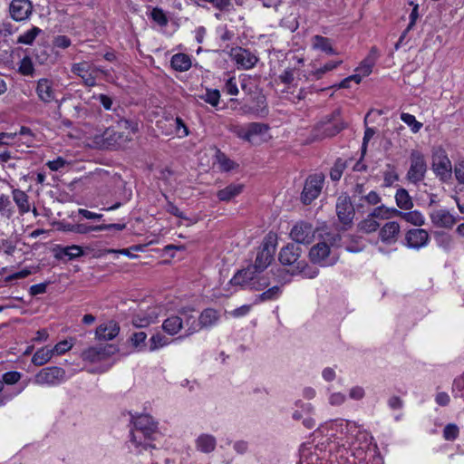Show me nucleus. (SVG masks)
I'll return each mask as SVG.
<instances>
[{
  "label": "nucleus",
  "mask_w": 464,
  "mask_h": 464,
  "mask_svg": "<svg viewBox=\"0 0 464 464\" xmlns=\"http://www.w3.org/2000/svg\"><path fill=\"white\" fill-rule=\"evenodd\" d=\"M194 312V309L189 307L179 309L177 314L170 315L163 321L162 330L169 335H176L184 329V334L179 339L189 337L198 332V324Z\"/></svg>",
  "instance_id": "obj_1"
},
{
  "label": "nucleus",
  "mask_w": 464,
  "mask_h": 464,
  "mask_svg": "<svg viewBox=\"0 0 464 464\" xmlns=\"http://www.w3.org/2000/svg\"><path fill=\"white\" fill-rule=\"evenodd\" d=\"M134 423V430L130 431V441L136 447L147 449L150 444L147 440H152L157 431V423L149 414H140L135 419L131 417Z\"/></svg>",
  "instance_id": "obj_2"
},
{
  "label": "nucleus",
  "mask_w": 464,
  "mask_h": 464,
  "mask_svg": "<svg viewBox=\"0 0 464 464\" xmlns=\"http://www.w3.org/2000/svg\"><path fill=\"white\" fill-rule=\"evenodd\" d=\"M341 239L337 234L326 233L322 242L313 246L309 251V259L320 266H332L336 264L338 257L332 253L331 246Z\"/></svg>",
  "instance_id": "obj_3"
},
{
  "label": "nucleus",
  "mask_w": 464,
  "mask_h": 464,
  "mask_svg": "<svg viewBox=\"0 0 464 464\" xmlns=\"http://www.w3.org/2000/svg\"><path fill=\"white\" fill-rule=\"evenodd\" d=\"M229 284L256 291H260L269 285L268 280L260 276L251 266L238 270L230 279Z\"/></svg>",
  "instance_id": "obj_4"
},
{
  "label": "nucleus",
  "mask_w": 464,
  "mask_h": 464,
  "mask_svg": "<svg viewBox=\"0 0 464 464\" xmlns=\"http://www.w3.org/2000/svg\"><path fill=\"white\" fill-rule=\"evenodd\" d=\"M409 160L410 168L407 171L406 179L410 183L417 185L425 179L428 164L424 154L418 150L411 151Z\"/></svg>",
  "instance_id": "obj_5"
},
{
  "label": "nucleus",
  "mask_w": 464,
  "mask_h": 464,
  "mask_svg": "<svg viewBox=\"0 0 464 464\" xmlns=\"http://www.w3.org/2000/svg\"><path fill=\"white\" fill-rule=\"evenodd\" d=\"M276 237L273 235L266 236L257 251L255 264L251 266L258 275L273 261L276 253Z\"/></svg>",
  "instance_id": "obj_6"
},
{
  "label": "nucleus",
  "mask_w": 464,
  "mask_h": 464,
  "mask_svg": "<svg viewBox=\"0 0 464 464\" xmlns=\"http://www.w3.org/2000/svg\"><path fill=\"white\" fill-rule=\"evenodd\" d=\"M324 183L323 173H315L308 176L305 179L304 189L301 194V200L308 205L320 195Z\"/></svg>",
  "instance_id": "obj_7"
},
{
  "label": "nucleus",
  "mask_w": 464,
  "mask_h": 464,
  "mask_svg": "<svg viewBox=\"0 0 464 464\" xmlns=\"http://www.w3.org/2000/svg\"><path fill=\"white\" fill-rule=\"evenodd\" d=\"M432 170L442 181H446L451 178L452 164L444 150L438 149L433 152Z\"/></svg>",
  "instance_id": "obj_8"
},
{
  "label": "nucleus",
  "mask_w": 464,
  "mask_h": 464,
  "mask_svg": "<svg viewBox=\"0 0 464 464\" xmlns=\"http://www.w3.org/2000/svg\"><path fill=\"white\" fill-rule=\"evenodd\" d=\"M335 209L338 220L343 225V229L350 228L355 216L354 207L350 197L347 195L339 196L336 201Z\"/></svg>",
  "instance_id": "obj_9"
},
{
  "label": "nucleus",
  "mask_w": 464,
  "mask_h": 464,
  "mask_svg": "<svg viewBox=\"0 0 464 464\" xmlns=\"http://www.w3.org/2000/svg\"><path fill=\"white\" fill-rule=\"evenodd\" d=\"M65 378V371L57 366L43 368L39 371L34 379V383L38 385L53 386L60 383Z\"/></svg>",
  "instance_id": "obj_10"
},
{
  "label": "nucleus",
  "mask_w": 464,
  "mask_h": 464,
  "mask_svg": "<svg viewBox=\"0 0 464 464\" xmlns=\"http://www.w3.org/2000/svg\"><path fill=\"white\" fill-rule=\"evenodd\" d=\"M115 351V347L111 344L92 346L84 350L81 357L85 362H100L114 354Z\"/></svg>",
  "instance_id": "obj_11"
},
{
  "label": "nucleus",
  "mask_w": 464,
  "mask_h": 464,
  "mask_svg": "<svg viewBox=\"0 0 464 464\" xmlns=\"http://www.w3.org/2000/svg\"><path fill=\"white\" fill-rule=\"evenodd\" d=\"M230 57L236 63L237 67L242 70H249L258 62V58L255 53L242 47L232 48Z\"/></svg>",
  "instance_id": "obj_12"
},
{
  "label": "nucleus",
  "mask_w": 464,
  "mask_h": 464,
  "mask_svg": "<svg viewBox=\"0 0 464 464\" xmlns=\"http://www.w3.org/2000/svg\"><path fill=\"white\" fill-rule=\"evenodd\" d=\"M314 229L310 223L301 221L291 229L292 239L299 244H310L314 238Z\"/></svg>",
  "instance_id": "obj_13"
},
{
  "label": "nucleus",
  "mask_w": 464,
  "mask_h": 464,
  "mask_svg": "<svg viewBox=\"0 0 464 464\" xmlns=\"http://www.w3.org/2000/svg\"><path fill=\"white\" fill-rule=\"evenodd\" d=\"M9 12L14 20L24 21L32 14L33 5L29 0H12Z\"/></svg>",
  "instance_id": "obj_14"
},
{
  "label": "nucleus",
  "mask_w": 464,
  "mask_h": 464,
  "mask_svg": "<svg viewBox=\"0 0 464 464\" xmlns=\"http://www.w3.org/2000/svg\"><path fill=\"white\" fill-rule=\"evenodd\" d=\"M430 236L425 229L412 228L405 235L406 246L409 248L420 249L427 246Z\"/></svg>",
  "instance_id": "obj_15"
},
{
  "label": "nucleus",
  "mask_w": 464,
  "mask_h": 464,
  "mask_svg": "<svg viewBox=\"0 0 464 464\" xmlns=\"http://www.w3.org/2000/svg\"><path fill=\"white\" fill-rule=\"evenodd\" d=\"M302 253V248L294 243H290L284 246L279 253V261L284 266H294L295 268V265L297 262H300L299 257Z\"/></svg>",
  "instance_id": "obj_16"
},
{
  "label": "nucleus",
  "mask_w": 464,
  "mask_h": 464,
  "mask_svg": "<svg viewBox=\"0 0 464 464\" xmlns=\"http://www.w3.org/2000/svg\"><path fill=\"white\" fill-rule=\"evenodd\" d=\"M430 218L437 227L451 228L457 223V218L447 209L432 210Z\"/></svg>",
  "instance_id": "obj_17"
},
{
  "label": "nucleus",
  "mask_w": 464,
  "mask_h": 464,
  "mask_svg": "<svg viewBox=\"0 0 464 464\" xmlns=\"http://www.w3.org/2000/svg\"><path fill=\"white\" fill-rule=\"evenodd\" d=\"M71 71L82 80L85 86L93 87L96 85L93 72L92 71V63L86 61L73 63Z\"/></svg>",
  "instance_id": "obj_18"
},
{
  "label": "nucleus",
  "mask_w": 464,
  "mask_h": 464,
  "mask_svg": "<svg viewBox=\"0 0 464 464\" xmlns=\"http://www.w3.org/2000/svg\"><path fill=\"white\" fill-rule=\"evenodd\" d=\"M35 92L38 99L44 103H50L55 100L53 82L48 78H41L37 81Z\"/></svg>",
  "instance_id": "obj_19"
},
{
  "label": "nucleus",
  "mask_w": 464,
  "mask_h": 464,
  "mask_svg": "<svg viewBox=\"0 0 464 464\" xmlns=\"http://www.w3.org/2000/svg\"><path fill=\"white\" fill-rule=\"evenodd\" d=\"M400 225L396 221H389L381 227L379 231V237L382 242L392 245L397 242L400 234Z\"/></svg>",
  "instance_id": "obj_20"
},
{
  "label": "nucleus",
  "mask_w": 464,
  "mask_h": 464,
  "mask_svg": "<svg viewBox=\"0 0 464 464\" xmlns=\"http://www.w3.org/2000/svg\"><path fill=\"white\" fill-rule=\"evenodd\" d=\"M120 332V326L117 323L110 321L102 324L96 328L95 335L98 340L110 341L115 338Z\"/></svg>",
  "instance_id": "obj_21"
},
{
  "label": "nucleus",
  "mask_w": 464,
  "mask_h": 464,
  "mask_svg": "<svg viewBox=\"0 0 464 464\" xmlns=\"http://www.w3.org/2000/svg\"><path fill=\"white\" fill-rule=\"evenodd\" d=\"M219 320V314L217 310L212 308H207L201 312L197 319L198 324V331L201 328H208L215 325Z\"/></svg>",
  "instance_id": "obj_22"
},
{
  "label": "nucleus",
  "mask_w": 464,
  "mask_h": 464,
  "mask_svg": "<svg viewBox=\"0 0 464 464\" xmlns=\"http://www.w3.org/2000/svg\"><path fill=\"white\" fill-rule=\"evenodd\" d=\"M339 116V110H336L332 113V118L328 121V122L324 123L323 126V138L335 136L346 127V124L343 121H338L337 122L333 124L330 123L331 120H335Z\"/></svg>",
  "instance_id": "obj_23"
},
{
  "label": "nucleus",
  "mask_w": 464,
  "mask_h": 464,
  "mask_svg": "<svg viewBox=\"0 0 464 464\" xmlns=\"http://www.w3.org/2000/svg\"><path fill=\"white\" fill-rule=\"evenodd\" d=\"M157 318L158 314L154 310H152L148 311L144 314H135L131 319V323L133 326H135L136 328H145L150 324L155 323Z\"/></svg>",
  "instance_id": "obj_24"
},
{
  "label": "nucleus",
  "mask_w": 464,
  "mask_h": 464,
  "mask_svg": "<svg viewBox=\"0 0 464 464\" xmlns=\"http://www.w3.org/2000/svg\"><path fill=\"white\" fill-rule=\"evenodd\" d=\"M378 58V52L375 47H372L368 56L362 61L360 65L356 68V71L359 72L362 76H368L374 66L376 60Z\"/></svg>",
  "instance_id": "obj_25"
},
{
  "label": "nucleus",
  "mask_w": 464,
  "mask_h": 464,
  "mask_svg": "<svg viewBox=\"0 0 464 464\" xmlns=\"http://www.w3.org/2000/svg\"><path fill=\"white\" fill-rule=\"evenodd\" d=\"M312 47L314 50L321 51L326 54H335L336 52L333 48L332 42L329 38L322 35H314L312 38Z\"/></svg>",
  "instance_id": "obj_26"
},
{
  "label": "nucleus",
  "mask_w": 464,
  "mask_h": 464,
  "mask_svg": "<svg viewBox=\"0 0 464 464\" xmlns=\"http://www.w3.org/2000/svg\"><path fill=\"white\" fill-rule=\"evenodd\" d=\"M216 438L210 434H201L196 440V448L204 453L212 452L216 448Z\"/></svg>",
  "instance_id": "obj_27"
},
{
  "label": "nucleus",
  "mask_w": 464,
  "mask_h": 464,
  "mask_svg": "<svg viewBox=\"0 0 464 464\" xmlns=\"http://www.w3.org/2000/svg\"><path fill=\"white\" fill-rule=\"evenodd\" d=\"M243 190V185L241 184H229L226 188L220 189L217 193V197L220 201H229Z\"/></svg>",
  "instance_id": "obj_28"
},
{
  "label": "nucleus",
  "mask_w": 464,
  "mask_h": 464,
  "mask_svg": "<svg viewBox=\"0 0 464 464\" xmlns=\"http://www.w3.org/2000/svg\"><path fill=\"white\" fill-rule=\"evenodd\" d=\"M171 66L175 71L185 72L191 67V60L185 53H176L170 61Z\"/></svg>",
  "instance_id": "obj_29"
},
{
  "label": "nucleus",
  "mask_w": 464,
  "mask_h": 464,
  "mask_svg": "<svg viewBox=\"0 0 464 464\" xmlns=\"http://www.w3.org/2000/svg\"><path fill=\"white\" fill-rule=\"evenodd\" d=\"M13 194V199L15 202V204L18 207L19 212L21 214H24L29 212L30 210V204L28 201V196L27 194L20 189H14L12 191Z\"/></svg>",
  "instance_id": "obj_30"
},
{
  "label": "nucleus",
  "mask_w": 464,
  "mask_h": 464,
  "mask_svg": "<svg viewBox=\"0 0 464 464\" xmlns=\"http://www.w3.org/2000/svg\"><path fill=\"white\" fill-rule=\"evenodd\" d=\"M292 273L301 274L303 276L306 278L313 279L318 276L319 270L308 265L304 260H301L300 262L296 263L295 268L293 269Z\"/></svg>",
  "instance_id": "obj_31"
},
{
  "label": "nucleus",
  "mask_w": 464,
  "mask_h": 464,
  "mask_svg": "<svg viewBox=\"0 0 464 464\" xmlns=\"http://www.w3.org/2000/svg\"><path fill=\"white\" fill-rule=\"evenodd\" d=\"M395 200L401 209L409 210L413 208L412 199L405 188H401L397 189Z\"/></svg>",
  "instance_id": "obj_32"
},
{
  "label": "nucleus",
  "mask_w": 464,
  "mask_h": 464,
  "mask_svg": "<svg viewBox=\"0 0 464 464\" xmlns=\"http://www.w3.org/2000/svg\"><path fill=\"white\" fill-rule=\"evenodd\" d=\"M397 216L403 218L406 222L417 227H420L425 223V218L423 215L418 210H413L410 212H401L398 210Z\"/></svg>",
  "instance_id": "obj_33"
},
{
  "label": "nucleus",
  "mask_w": 464,
  "mask_h": 464,
  "mask_svg": "<svg viewBox=\"0 0 464 464\" xmlns=\"http://www.w3.org/2000/svg\"><path fill=\"white\" fill-rule=\"evenodd\" d=\"M53 355V351L46 347L38 349L32 357V362L36 366H42L48 362Z\"/></svg>",
  "instance_id": "obj_34"
},
{
  "label": "nucleus",
  "mask_w": 464,
  "mask_h": 464,
  "mask_svg": "<svg viewBox=\"0 0 464 464\" xmlns=\"http://www.w3.org/2000/svg\"><path fill=\"white\" fill-rule=\"evenodd\" d=\"M379 227V222L376 221V218L372 217L371 213L358 224L359 231L366 234L375 232Z\"/></svg>",
  "instance_id": "obj_35"
},
{
  "label": "nucleus",
  "mask_w": 464,
  "mask_h": 464,
  "mask_svg": "<svg viewBox=\"0 0 464 464\" xmlns=\"http://www.w3.org/2000/svg\"><path fill=\"white\" fill-rule=\"evenodd\" d=\"M372 217L374 218L389 219L392 216L398 215V209L394 208H387L384 205L376 207L372 212Z\"/></svg>",
  "instance_id": "obj_36"
},
{
  "label": "nucleus",
  "mask_w": 464,
  "mask_h": 464,
  "mask_svg": "<svg viewBox=\"0 0 464 464\" xmlns=\"http://www.w3.org/2000/svg\"><path fill=\"white\" fill-rule=\"evenodd\" d=\"M281 287L278 285H275L262 294L258 295L255 300V304H258L261 302L270 301L277 299L281 295Z\"/></svg>",
  "instance_id": "obj_37"
},
{
  "label": "nucleus",
  "mask_w": 464,
  "mask_h": 464,
  "mask_svg": "<svg viewBox=\"0 0 464 464\" xmlns=\"http://www.w3.org/2000/svg\"><path fill=\"white\" fill-rule=\"evenodd\" d=\"M82 256H83V250L80 246L77 245L63 247L57 255L59 257L67 256L69 260L80 257Z\"/></svg>",
  "instance_id": "obj_38"
},
{
  "label": "nucleus",
  "mask_w": 464,
  "mask_h": 464,
  "mask_svg": "<svg viewBox=\"0 0 464 464\" xmlns=\"http://www.w3.org/2000/svg\"><path fill=\"white\" fill-rule=\"evenodd\" d=\"M42 33V30L37 26H33L30 30L20 34L17 38V44H32L35 38Z\"/></svg>",
  "instance_id": "obj_39"
},
{
  "label": "nucleus",
  "mask_w": 464,
  "mask_h": 464,
  "mask_svg": "<svg viewBox=\"0 0 464 464\" xmlns=\"http://www.w3.org/2000/svg\"><path fill=\"white\" fill-rule=\"evenodd\" d=\"M170 343L169 338L160 333L153 334L150 339V351L154 352Z\"/></svg>",
  "instance_id": "obj_40"
},
{
  "label": "nucleus",
  "mask_w": 464,
  "mask_h": 464,
  "mask_svg": "<svg viewBox=\"0 0 464 464\" xmlns=\"http://www.w3.org/2000/svg\"><path fill=\"white\" fill-rule=\"evenodd\" d=\"M147 334L145 332H135L130 337V343L138 351H143L146 348Z\"/></svg>",
  "instance_id": "obj_41"
},
{
  "label": "nucleus",
  "mask_w": 464,
  "mask_h": 464,
  "mask_svg": "<svg viewBox=\"0 0 464 464\" xmlns=\"http://www.w3.org/2000/svg\"><path fill=\"white\" fill-rule=\"evenodd\" d=\"M401 120L407 124L413 133H417L422 128V123L418 121L415 117L410 113L402 112Z\"/></svg>",
  "instance_id": "obj_42"
},
{
  "label": "nucleus",
  "mask_w": 464,
  "mask_h": 464,
  "mask_svg": "<svg viewBox=\"0 0 464 464\" xmlns=\"http://www.w3.org/2000/svg\"><path fill=\"white\" fill-rule=\"evenodd\" d=\"M150 17L160 26H166L169 22L166 14L160 7H153L150 14Z\"/></svg>",
  "instance_id": "obj_43"
},
{
  "label": "nucleus",
  "mask_w": 464,
  "mask_h": 464,
  "mask_svg": "<svg viewBox=\"0 0 464 464\" xmlns=\"http://www.w3.org/2000/svg\"><path fill=\"white\" fill-rule=\"evenodd\" d=\"M343 63V61L340 60V61H336V62H329V63H326L324 66L318 68L317 70H315L314 72H313V75L317 79H321L323 77V75L330 71H333L334 70L335 68H337L339 65H341Z\"/></svg>",
  "instance_id": "obj_44"
},
{
  "label": "nucleus",
  "mask_w": 464,
  "mask_h": 464,
  "mask_svg": "<svg viewBox=\"0 0 464 464\" xmlns=\"http://www.w3.org/2000/svg\"><path fill=\"white\" fill-rule=\"evenodd\" d=\"M346 168V163L342 159H338L334 167L332 168L330 171V177L334 181H337L341 179L343 170Z\"/></svg>",
  "instance_id": "obj_45"
},
{
  "label": "nucleus",
  "mask_w": 464,
  "mask_h": 464,
  "mask_svg": "<svg viewBox=\"0 0 464 464\" xmlns=\"http://www.w3.org/2000/svg\"><path fill=\"white\" fill-rule=\"evenodd\" d=\"M18 71L24 76H32L34 74V68L30 57L25 56L21 60Z\"/></svg>",
  "instance_id": "obj_46"
},
{
  "label": "nucleus",
  "mask_w": 464,
  "mask_h": 464,
  "mask_svg": "<svg viewBox=\"0 0 464 464\" xmlns=\"http://www.w3.org/2000/svg\"><path fill=\"white\" fill-rule=\"evenodd\" d=\"M452 394L455 398L464 400V373L456 378L452 384Z\"/></svg>",
  "instance_id": "obj_47"
},
{
  "label": "nucleus",
  "mask_w": 464,
  "mask_h": 464,
  "mask_svg": "<svg viewBox=\"0 0 464 464\" xmlns=\"http://www.w3.org/2000/svg\"><path fill=\"white\" fill-rule=\"evenodd\" d=\"M436 240L438 246L445 250L451 249L454 244L452 237L446 233L438 234Z\"/></svg>",
  "instance_id": "obj_48"
},
{
  "label": "nucleus",
  "mask_w": 464,
  "mask_h": 464,
  "mask_svg": "<svg viewBox=\"0 0 464 464\" xmlns=\"http://www.w3.org/2000/svg\"><path fill=\"white\" fill-rule=\"evenodd\" d=\"M250 141L254 136L262 134L268 130V126L260 122H252L247 125Z\"/></svg>",
  "instance_id": "obj_49"
},
{
  "label": "nucleus",
  "mask_w": 464,
  "mask_h": 464,
  "mask_svg": "<svg viewBox=\"0 0 464 464\" xmlns=\"http://www.w3.org/2000/svg\"><path fill=\"white\" fill-rule=\"evenodd\" d=\"M68 113L72 118L83 119L87 116L88 110L82 103L78 102L77 104H74L72 106V108H70Z\"/></svg>",
  "instance_id": "obj_50"
},
{
  "label": "nucleus",
  "mask_w": 464,
  "mask_h": 464,
  "mask_svg": "<svg viewBox=\"0 0 464 464\" xmlns=\"http://www.w3.org/2000/svg\"><path fill=\"white\" fill-rule=\"evenodd\" d=\"M459 436V428L456 424L450 423L443 430V437L446 440H454Z\"/></svg>",
  "instance_id": "obj_51"
},
{
  "label": "nucleus",
  "mask_w": 464,
  "mask_h": 464,
  "mask_svg": "<svg viewBox=\"0 0 464 464\" xmlns=\"http://www.w3.org/2000/svg\"><path fill=\"white\" fill-rule=\"evenodd\" d=\"M0 213L4 216L10 217L12 214V203L8 196L0 195Z\"/></svg>",
  "instance_id": "obj_52"
},
{
  "label": "nucleus",
  "mask_w": 464,
  "mask_h": 464,
  "mask_svg": "<svg viewBox=\"0 0 464 464\" xmlns=\"http://www.w3.org/2000/svg\"><path fill=\"white\" fill-rule=\"evenodd\" d=\"M202 99L212 106H217L219 102L220 93L218 90H208Z\"/></svg>",
  "instance_id": "obj_53"
},
{
  "label": "nucleus",
  "mask_w": 464,
  "mask_h": 464,
  "mask_svg": "<svg viewBox=\"0 0 464 464\" xmlns=\"http://www.w3.org/2000/svg\"><path fill=\"white\" fill-rule=\"evenodd\" d=\"M77 234H88L92 231H104V227L102 225L92 226L84 223L77 224Z\"/></svg>",
  "instance_id": "obj_54"
},
{
  "label": "nucleus",
  "mask_w": 464,
  "mask_h": 464,
  "mask_svg": "<svg viewBox=\"0 0 464 464\" xmlns=\"http://www.w3.org/2000/svg\"><path fill=\"white\" fill-rule=\"evenodd\" d=\"M22 374L19 372H7L3 375V383L14 384L19 382Z\"/></svg>",
  "instance_id": "obj_55"
},
{
  "label": "nucleus",
  "mask_w": 464,
  "mask_h": 464,
  "mask_svg": "<svg viewBox=\"0 0 464 464\" xmlns=\"http://www.w3.org/2000/svg\"><path fill=\"white\" fill-rule=\"evenodd\" d=\"M166 210H167V212H169V214H171L177 218H179L185 219V220H189V218L181 210H179V208L176 205H174L170 201H168L167 206H166Z\"/></svg>",
  "instance_id": "obj_56"
},
{
  "label": "nucleus",
  "mask_w": 464,
  "mask_h": 464,
  "mask_svg": "<svg viewBox=\"0 0 464 464\" xmlns=\"http://www.w3.org/2000/svg\"><path fill=\"white\" fill-rule=\"evenodd\" d=\"M15 250L14 243L6 238H0V251L5 252L7 255H13Z\"/></svg>",
  "instance_id": "obj_57"
},
{
  "label": "nucleus",
  "mask_w": 464,
  "mask_h": 464,
  "mask_svg": "<svg viewBox=\"0 0 464 464\" xmlns=\"http://www.w3.org/2000/svg\"><path fill=\"white\" fill-rule=\"evenodd\" d=\"M231 130L238 137L245 140L250 141L248 129L246 127H243L240 125H234L231 128Z\"/></svg>",
  "instance_id": "obj_58"
},
{
  "label": "nucleus",
  "mask_w": 464,
  "mask_h": 464,
  "mask_svg": "<svg viewBox=\"0 0 464 464\" xmlns=\"http://www.w3.org/2000/svg\"><path fill=\"white\" fill-rule=\"evenodd\" d=\"M72 42L66 35H57L53 39V45L61 49H66L71 45Z\"/></svg>",
  "instance_id": "obj_59"
},
{
  "label": "nucleus",
  "mask_w": 464,
  "mask_h": 464,
  "mask_svg": "<svg viewBox=\"0 0 464 464\" xmlns=\"http://www.w3.org/2000/svg\"><path fill=\"white\" fill-rule=\"evenodd\" d=\"M224 90L229 95H237L238 93L237 80L235 77H230L227 81Z\"/></svg>",
  "instance_id": "obj_60"
},
{
  "label": "nucleus",
  "mask_w": 464,
  "mask_h": 464,
  "mask_svg": "<svg viewBox=\"0 0 464 464\" xmlns=\"http://www.w3.org/2000/svg\"><path fill=\"white\" fill-rule=\"evenodd\" d=\"M454 173L457 180L460 184H464V160L455 163Z\"/></svg>",
  "instance_id": "obj_61"
},
{
  "label": "nucleus",
  "mask_w": 464,
  "mask_h": 464,
  "mask_svg": "<svg viewBox=\"0 0 464 464\" xmlns=\"http://www.w3.org/2000/svg\"><path fill=\"white\" fill-rule=\"evenodd\" d=\"M67 161L62 158V157H58L57 159L53 160H49L46 165L48 166V168L53 170V171H57L59 169H61L62 168H63L65 165H66Z\"/></svg>",
  "instance_id": "obj_62"
},
{
  "label": "nucleus",
  "mask_w": 464,
  "mask_h": 464,
  "mask_svg": "<svg viewBox=\"0 0 464 464\" xmlns=\"http://www.w3.org/2000/svg\"><path fill=\"white\" fill-rule=\"evenodd\" d=\"M218 161L220 165V168L225 171H228L234 168V162L227 158L224 154H219L218 156Z\"/></svg>",
  "instance_id": "obj_63"
},
{
  "label": "nucleus",
  "mask_w": 464,
  "mask_h": 464,
  "mask_svg": "<svg viewBox=\"0 0 464 464\" xmlns=\"http://www.w3.org/2000/svg\"><path fill=\"white\" fill-rule=\"evenodd\" d=\"M278 78L281 81V82L287 84V85L291 84L295 80L294 70L293 69H285L279 75Z\"/></svg>",
  "instance_id": "obj_64"
}]
</instances>
